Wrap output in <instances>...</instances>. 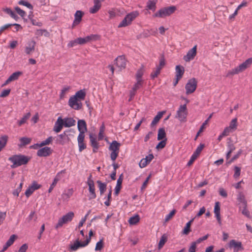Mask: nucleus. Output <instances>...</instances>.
Here are the masks:
<instances>
[{"instance_id": "obj_1", "label": "nucleus", "mask_w": 252, "mask_h": 252, "mask_svg": "<svg viewBox=\"0 0 252 252\" xmlns=\"http://www.w3.org/2000/svg\"><path fill=\"white\" fill-rule=\"evenodd\" d=\"M30 158L23 155H15L8 158V160L13 164L11 165V168H15L22 165L26 164L29 161Z\"/></svg>"}, {"instance_id": "obj_2", "label": "nucleus", "mask_w": 252, "mask_h": 252, "mask_svg": "<svg viewBox=\"0 0 252 252\" xmlns=\"http://www.w3.org/2000/svg\"><path fill=\"white\" fill-rule=\"evenodd\" d=\"M252 63V58H249L236 67L228 71L226 76L237 74L247 69Z\"/></svg>"}, {"instance_id": "obj_3", "label": "nucleus", "mask_w": 252, "mask_h": 252, "mask_svg": "<svg viewBox=\"0 0 252 252\" xmlns=\"http://www.w3.org/2000/svg\"><path fill=\"white\" fill-rule=\"evenodd\" d=\"M176 9V8L175 6H171L162 8L156 13H155L153 15V17L164 18L173 14L175 11Z\"/></svg>"}, {"instance_id": "obj_4", "label": "nucleus", "mask_w": 252, "mask_h": 252, "mask_svg": "<svg viewBox=\"0 0 252 252\" xmlns=\"http://www.w3.org/2000/svg\"><path fill=\"white\" fill-rule=\"evenodd\" d=\"M121 144L116 140H114L110 144L108 149L111 151L110 154V158L112 160L115 161L117 158L118 157Z\"/></svg>"}, {"instance_id": "obj_5", "label": "nucleus", "mask_w": 252, "mask_h": 252, "mask_svg": "<svg viewBox=\"0 0 252 252\" xmlns=\"http://www.w3.org/2000/svg\"><path fill=\"white\" fill-rule=\"evenodd\" d=\"M139 15L137 11H132L126 15L125 18L118 25V28H122L127 26L131 23V22L135 19Z\"/></svg>"}, {"instance_id": "obj_6", "label": "nucleus", "mask_w": 252, "mask_h": 252, "mask_svg": "<svg viewBox=\"0 0 252 252\" xmlns=\"http://www.w3.org/2000/svg\"><path fill=\"white\" fill-rule=\"evenodd\" d=\"M74 216V214L72 212H69L65 215L63 216L61 218H60L58 223L56 224L55 226V228L58 229L62 227L63 224L67 223L72 220L73 217Z\"/></svg>"}, {"instance_id": "obj_7", "label": "nucleus", "mask_w": 252, "mask_h": 252, "mask_svg": "<svg viewBox=\"0 0 252 252\" xmlns=\"http://www.w3.org/2000/svg\"><path fill=\"white\" fill-rule=\"evenodd\" d=\"M91 241L90 238H87L84 242H81L79 241V239H77L73 244L70 245L68 248V250L70 252H75L79 248L85 247L87 246Z\"/></svg>"}, {"instance_id": "obj_8", "label": "nucleus", "mask_w": 252, "mask_h": 252, "mask_svg": "<svg viewBox=\"0 0 252 252\" xmlns=\"http://www.w3.org/2000/svg\"><path fill=\"white\" fill-rule=\"evenodd\" d=\"M187 115L188 111L186 104L180 105L177 111L176 117L178 118L180 122H185Z\"/></svg>"}, {"instance_id": "obj_9", "label": "nucleus", "mask_w": 252, "mask_h": 252, "mask_svg": "<svg viewBox=\"0 0 252 252\" xmlns=\"http://www.w3.org/2000/svg\"><path fill=\"white\" fill-rule=\"evenodd\" d=\"M197 82L194 78L189 80L185 86L186 94H189L193 93L197 87Z\"/></svg>"}, {"instance_id": "obj_10", "label": "nucleus", "mask_w": 252, "mask_h": 252, "mask_svg": "<svg viewBox=\"0 0 252 252\" xmlns=\"http://www.w3.org/2000/svg\"><path fill=\"white\" fill-rule=\"evenodd\" d=\"M99 36L97 34H91L84 38L78 37L76 38L78 44L84 45L92 41H95L99 39Z\"/></svg>"}, {"instance_id": "obj_11", "label": "nucleus", "mask_w": 252, "mask_h": 252, "mask_svg": "<svg viewBox=\"0 0 252 252\" xmlns=\"http://www.w3.org/2000/svg\"><path fill=\"white\" fill-rule=\"evenodd\" d=\"M68 105L71 108L74 110H79L81 109L82 106L80 100L73 96H71L69 99Z\"/></svg>"}, {"instance_id": "obj_12", "label": "nucleus", "mask_w": 252, "mask_h": 252, "mask_svg": "<svg viewBox=\"0 0 252 252\" xmlns=\"http://www.w3.org/2000/svg\"><path fill=\"white\" fill-rule=\"evenodd\" d=\"M115 64L119 68V70H121L125 68L126 61L124 56H120L118 57L114 61Z\"/></svg>"}, {"instance_id": "obj_13", "label": "nucleus", "mask_w": 252, "mask_h": 252, "mask_svg": "<svg viewBox=\"0 0 252 252\" xmlns=\"http://www.w3.org/2000/svg\"><path fill=\"white\" fill-rule=\"evenodd\" d=\"M41 185L38 184L36 181L32 182L25 191V195L29 197L36 189H40Z\"/></svg>"}, {"instance_id": "obj_14", "label": "nucleus", "mask_w": 252, "mask_h": 252, "mask_svg": "<svg viewBox=\"0 0 252 252\" xmlns=\"http://www.w3.org/2000/svg\"><path fill=\"white\" fill-rule=\"evenodd\" d=\"M92 175H91L88 180V185L89 186V190L90 192L89 199H92L96 197V194L95 193V188L93 180L91 179Z\"/></svg>"}, {"instance_id": "obj_15", "label": "nucleus", "mask_w": 252, "mask_h": 252, "mask_svg": "<svg viewBox=\"0 0 252 252\" xmlns=\"http://www.w3.org/2000/svg\"><path fill=\"white\" fill-rule=\"evenodd\" d=\"M52 153V150L50 147H44L39 149L37 152V156L39 157H47Z\"/></svg>"}, {"instance_id": "obj_16", "label": "nucleus", "mask_w": 252, "mask_h": 252, "mask_svg": "<svg viewBox=\"0 0 252 252\" xmlns=\"http://www.w3.org/2000/svg\"><path fill=\"white\" fill-rule=\"evenodd\" d=\"M196 48L197 46L195 45L188 52L187 55L183 58L186 62H189L194 59L196 55Z\"/></svg>"}, {"instance_id": "obj_17", "label": "nucleus", "mask_w": 252, "mask_h": 252, "mask_svg": "<svg viewBox=\"0 0 252 252\" xmlns=\"http://www.w3.org/2000/svg\"><path fill=\"white\" fill-rule=\"evenodd\" d=\"M84 13L80 10H77L76 11L74 14V20L72 25V29H73L75 27L80 24L82 20V18Z\"/></svg>"}, {"instance_id": "obj_18", "label": "nucleus", "mask_w": 252, "mask_h": 252, "mask_svg": "<svg viewBox=\"0 0 252 252\" xmlns=\"http://www.w3.org/2000/svg\"><path fill=\"white\" fill-rule=\"evenodd\" d=\"M35 44L33 40L30 41L26 44L25 48L26 54L30 55L34 51Z\"/></svg>"}, {"instance_id": "obj_19", "label": "nucleus", "mask_w": 252, "mask_h": 252, "mask_svg": "<svg viewBox=\"0 0 252 252\" xmlns=\"http://www.w3.org/2000/svg\"><path fill=\"white\" fill-rule=\"evenodd\" d=\"M154 156L152 154H149L146 156L145 158H142L139 163V165L140 168H144L146 167L154 158Z\"/></svg>"}, {"instance_id": "obj_20", "label": "nucleus", "mask_w": 252, "mask_h": 252, "mask_svg": "<svg viewBox=\"0 0 252 252\" xmlns=\"http://www.w3.org/2000/svg\"><path fill=\"white\" fill-rule=\"evenodd\" d=\"M220 203L219 202H216L215 204L214 207V213L215 215V217L217 219V220L219 223V224L220 225H221V217L220 214Z\"/></svg>"}, {"instance_id": "obj_21", "label": "nucleus", "mask_w": 252, "mask_h": 252, "mask_svg": "<svg viewBox=\"0 0 252 252\" xmlns=\"http://www.w3.org/2000/svg\"><path fill=\"white\" fill-rule=\"evenodd\" d=\"M63 126H64V124L63 123V119L60 117L55 122L53 130L56 133H58L61 131Z\"/></svg>"}, {"instance_id": "obj_22", "label": "nucleus", "mask_w": 252, "mask_h": 252, "mask_svg": "<svg viewBox=\"0 0 252 252\" xmlns=\"http://www.w3.org/2000/svg\"><path fill=\"white\" fill-rule=\"evenodd\" d=\"M69 131V130H65L63 133L59 134L57 139V143L63 145L65 143L66 140L68 139L66 133Z\"/></svg>"}, {"instance_id": "obj_23", "label": "nucleus", "mask_w": 252, "mask_h": 252, "mask_svg": "<svg viewBox=\"0 0 252 252\" xmlns=\"http://www.w3.org/2000/svg\"><path fill=\"white\" fill-rule=\"evenodd\" d=\"M229 246L230 248H234V251L238 252L239 250H243V248L241 242L236 241L235 240H232L229 242Z\"/></svg>"}, {"instance_id": "obj_24", "label": "nucleus", "mask_w": 252, "mask_h": 252, "mask_svg": "<svg viewBox=\"0 0 252 252\" xmlns=\"http://www.w3.org/2000/svg\"><path fill=\"white\" fill-rule=\"evenodd\" d=\"M65 173V170H63L57 173V174L56 175V177H55V178L53 180V183L50 185V187L48 189L49 192H51L52 191L53 189L56 186L58 182L60 180V179H61L60 174L62 173Z\"/></svg>"}, {"instance_id": "obj_25", "label": "nucleus", "mask_w": 252, "mask_h": 252, "mask_svg": "<svg viewBox=\"0 0 252 252\" xmlns=\"http://www.w3.org/2000/svg\"><path fill=\"white\" fill-rule=\"evenodd\" d=\"M77 127L79 133H85L87 131V124L84 120L78 121Z\"/></svg>"}, {"instance_id": "obj_26", "label": "nucleus", "mask_w": 252, "mask_h": 252, "mask_svg": "<svg viewBox=\"0 0 252 252\" xmlns=\"http://www.w3.org/2000/svg\"><path fill=\"white\" fill-rule=\"evenodd\" d=\"M94 6L91 7L89 10V12L92 14L96 13L101 7V3H99L98 0H94Z\"/></svg>"}, {"instance_id": "obj_27", "label": "nucleus", "mask_w": 252, "mask_h": 252, "mask_svg": "<svg viewBox=\"0 0 252 252\" xmlns=\"http://www.w3.org/2000/svg\"><path fill=\"white\" fill-rule=\"evenodd\" d=\"M90 139L91 146L93 148V152L96 153L98 149V143L96 141V138L92 134L90 135Z\"/></svg>"}, {"instance_id": "obj_28", "label": "nucleus", "mask_w": 252, "mask_h": 252, "mask_svg": "<svg viewBox=\"0 0 252 252\" xmlns=\"http://www.w3.org/2000/svg\"><path fill=\"white\" fill-rule=\"evenodd\" d=\"M64 126L69 127L75 125L76 121L72 118H65L63 119Z\"/></svg>"}, {"instance_id": "obj_29", "label": "nucleus", "mask_w": 252, "mask_h": 252, "mask_svg": "<svg viewBox=\"0 0 252 252\" xmlns=\"http://www.w3.org/2000/svg\"><path fill=\"white\" fill-rule=\"evenodd\" d=\"M123 180V175L122 174L119 176L118 179L117 180V185H116V186L115 187V188L114 194L116 195H117L119 194V191H120V189H121V187H122L121 186H122Z\"/></svg>"}, {"instance_id": "obj_30", "label": "nucleus", "mask_w": 252, "mask_h": 252, "mask_svg": "<svg viewBox=\"0 0 252 252\" xmlns=\"http://www.w3.org/2000/svg\"><path fill=\"white\" fill-rule=\"evenodd\" d=\"M176 70V75L175 77L182 78L183 75H184L185 72L184 67L180 65H177L176 66L175 68Z\"/></svg>"}, {"instance_id": "obj_31", "label": "nucleus", "mask_w": 252, "mask_h": 252, "mask_svg": "<svg viewBox=\"0 0 252 252\" xmlns=\"http://www.w3.org/2000/svg\"><path fill=\"white\" fill-rule=\"evenodd\" d=\"M19 141L20 144H19V147H22L30 144L32 141V138L23 137L20 138Z\"/></svg>"}, {"instance_id": "obj_32", "label": "nucleus", "mask_w": 252, "mask_h": 252, "mask_svg": "<svg viewBox=\"0 0 252 252\" xmlns=\"http://www.w3.org/2000/svg\"><path fill=\"white\" fill-rule=\"evenodd\" d=\"M157 2L158 0H149L147 2V9L154 11L156 9Z\"/></svg>"}, {"instance_id": "obj_33", "label": "nucleus", "mask_w": 252, "mask_h": 252, "mask_svg": "<svg viewBox=\"0 0 252 252\" xmlns=\"http://www.w3.org/2000/svg\"><path fill=\"white\" fill-rule=\"evenodd\" d=\"M164 113V111L159 112L158 114L154 117L153 120L152 121L151 124V126L153 127L155 126L159 121V120L162 117L163 114Z\"/></svg>"}, {"instance_id": "obj_34", "label": "nucleus", "mask_w": 252, "mask_h": 252, "mask_svg": "<svg viewBox=\"0 0 252 252\" xmlns=\"http://www.w3.org/2000/svg\"><path fill=\"white\" fill-rule=\"evenodd\" d=\"M239 210H241V213L243 215L249 219L251 218L250 213L247 209V204L240 206Z\"/></svg>"}, {"instance_id": "obj_35", "label": "nucleus", "mask_w": 252, "mask_h": 252, "mask_svg": "<svg viewBox=\"0 0 252 252\" xmlns=\"http://www.w3.org/2000/svg\"><path fill=\"white\" fill-rule=\"evenodd\" d=\"M8 140V136L6 135L1 136L0 137V152L6 145Z\"/></svg>"}, {"instance_id": "obj_36", "label": "nucleus", "mask_w": 252, "mask_h": 252, "mask_svg": "<svg viewBox=\"0 0 252 252\" xmlns=\"http://www.w3.org/2000/svg\"><path fill=\"white\" fill-rule=\"evenodd\" d=\"M194 218L188 221L186 226L184 227V229L183 230L182 233L185 235H188L189 232L190 231V226L191 223L193 221Z\"/></svg>"}, {"instance_id": "obj_37", "label": "nucleus", "mask_w": 252, "mask_h": 252, "mask_svg": "<svg viewBox=\"0 0 252 252\" xmlns=\"http://www.w3.org/2000/svg\"><path fill=\"white\" fill-rule=\"evenodd\" d=\"M73 96L75 98H78V100L81 101L85 99L86 96V93L84 90H81L77 92Z\"/></svg>"}, {"instance_id": "obj_38", "label": "nucleus", "mask_w": 252, "mask_h": 252, "mask_svg": "<svg viewBox=\"0 0 252 252\" xmlns=\"http://www.w3.org/2000/svg\"><path fill=\"white\" fill-rule=\"evenodd\" d=\"M237 199L238 201L242 204V205L247 204L245 196L242 192H239L237 195Z\"/></svg>"}, {"instance_id": "obj_39", "label": "nucleus", "mask_w": 252, "mask_h": 252, "mask_svg": "<svg viewBox=\"0 0 252 252\" xmlns=\"http://www.w3.org/2000/svg\"><path fill=\"white\" fill-rule=\"evenodd\" d=\"M96 183L98 184L100 194V195H102L106 189V184L102 183L99 180L97 181Z\"/></svg>"}, {"instance_id": "obj_40", "label": "nucleus", "mask_w": 252, "mask_h": 252, "mask_svg": "<svg viewBox=\"0 0 252 252\" xmlns=\"http://www.w3.org/2000/svg\"><path fill=\"white\" fill-rule=\"evenodd\" d=\"M166 138V133L164 128H160L158 130V140H163Z\"/></svg>"}, {"instance_id": "obj_41", "label": "nucleus", "mask_w": 252, "mask_h": 252, "mask_svg": "<svg viewBox=\"0 0 252 252\" xmlns=\"http://www.w3.org/2000/svg\"><path fill=\"white\" fill-rule=\"evenodd\" d=\"M144 74V66L142 65L137 71L135 75L136 80L143 81L142 77Z\"/></svg>"}, {"instance_id": "obj_42", "label": "nucleus", "mask_w": 252, "mask_h": 252, "mask_svg": "<svg viewBox=\"0 0 252 252\" xmlns=\"http://www.w3.org/2000/svg\"><path fill=\"white\" fill-rule=\"evenodd\" d=\"M3 11L9 15L12 18L17 20L18 19V16L17 14L13 11L10 8H6L3 9Z\"/></svg>"}, {"instance_id": "obj_43", "label": "nucleus", "mask_w": 252, "mask_h": 252, "mask_svg": "<svg viewBox=\"0 0 252 252\" xmlns=\"http://www.w3.org/2000/svg\"><path fill=\"white\" fill-rule=\"evenodd\" d=\"M31 116V113L30 112H29L27 113L26 115H25L23 118L19 121L17 122L18 125L19 126H21L22 125L26 123L27 120L30 118Z\"/></svg>"}, {"instance_id": "obj_44", "label": "nucleus", "mask_w": 252, "mask_h": 252, "mask_svg": "<svg viewBox=\"0 0 252 252\" xmlns=\"http://www.w3.org/2000/svg\"><path fill=\"white\" fill-rule=\"evenodd\" d=\"M22 74V72L21 71H16L13 73L9 77V80L14 81L18 79L20 75Z\"/></svg>"}, {"instance_id": "obj_45", "label": "nucleus", "mask_w": 252, "mask_h": 252, "mask_svg": "<svg viewBox=\"0 0 252 252\" xmlns=\"http://www.w3.org/2000/svg\"><path fill=\"white\" fill-rule=\"evenodd\" d=\"M167 240V236L166 234H164L162 235L160 238V239L159 240L158 247V249H160L161 248L163 247V246L164 245L165 243L166 242Z\"/></svg>"}, {"instance_id": "obj_46", "label": "nucleus", "mask_w": 252, "mask_h": 252, "mask_svg": "<svg viewBox=\"0 0 252 252\" xmlns=\"http://www.w3.org/2000/svg\"><path fill=\"white\" fill-rule=\"evenodd\" d=\"M237 121V120L236 118L232 119L230 122L229 126L227 127L231 131H232V132L236 129Z\"/></svg>"}, {"instance_id": "obj_47", "label": "nucleus", "mask_w": 252, "mask_h": 252, "mask_svg": "<svg viewBox=\"0 0 252 252\" xmlns=\"http://www.w3.org/2000/svg\"><path fill=\"white\" fill-rule=\"evenodd\" d=\"M139 221V217L138 215L131 217L128 220L130 224H135Z\"/></svg>"}, {"instance_id": "obj_48", "label": "nucleus", "mask_w": 252, "mask_h": 252, "mask_svg": "<svg viewBox=\"0 0 252 252\" xmlns=\"http://www.w3.org/2000/svg\"><path fill=\"white\" fill-rule=\"evenodd\" d=\"M18 4L19 5L25 6L31 10H32L33 8V6L30 3H29L27 0H21L19 1Z\"/></svg>"}, {"instance_id": "obj_49", "label": "nucleus", "mask_w": 252, "mask_h": 252, "mask_svg": "<svg viewBox=\"0 0 252 252\" xmlns=\"http://www.w3.org/2000/svg\"><path fill=\"white\" fill-rule=\"evenodd\" d=\"M70 87L68 86H64L63 87L60 94V99H62L65 97L66 93L68 91Z\"/></svg>"}, {"instance_id": "obj_50", "label": "nucleus", "mask_w": 252, "mask_h": 252, "mask_svg": "<svg viewBox=\"0 0 252 252\" xmlns=\"http://www.w3.org/2000/svg\"><path fill=\"white\" fill-rule=\"evenodd\" d=\"M43 34L45 36H48L49 35V32L46 30H37L35 32V34L38 36H42Z\"/></svg>"}, {"instance_id": "obj_51", "label": "nucleus", "mask_w": 252, "mask_h": 252, "mask_svg": "<svg viewBox=\"0 0 252 252\" xmlns=\"http://www.w3.org/2000/svg\"><path fill=\"white\" fill-rule=\"evenodd\" d=\"M160 71L161 70H160V68H158L157 67L155 69L153 70L150 75L151 79H154L155 78H156L160 74Z\"/></svg>"}, {"instance_id": "obj_52", "label": "nucleus", "mask_w": 252, "mask_h": 252, "mask_svg": "<svg viewBox=\"0 0 252 252\" xmlns=\"http://www.w3.org/2000/svg\"><path fill=\"white\" fill-rule=\"evenodd\" d=\"M91 210H90L88 213H87V214L85 215V216L82 218L81 220H80V221L79 222V224H78V228H80L81 227H82L84 223H85V222L86 221V220H87V218L88 217V216L89 215V214L91 213Z\"/></svg>"}, {"instance_id": "obj_53", "label": "nucleus", "mask_w": 252, "mask_h": 252, "mask_svg": "<svg viewBox=\"0 0 252 252\" xmlns=\"http://www.w3.org/2000/svg\"><path fill=\"white\" fill-rule=\"evenodd\" d=\"M143 81L136 80V82L133 85L132 89L137 91L139 89L142 87Z\"/></svg>"}, {"instance_id": "obj_54", "label": "nucleus", "mask_w": 252, "mask_h": 252, "mask_svg": "<svg viewBox=\"0 0 252 252\" xmlns=\"http://www.w3.org/2000/svg\"><path fill=\"white\" fill-rule=\"evenodd\" d=\"M53 138L52 136H50L47 138L45 140L42 141L40 143V146L43 147L45 145H49L52 141Z\"/></svg>"}, {"instance_id": "obj_55", "label": "nucleus", "mask_w": 252, "mask_h": 252, "mask_svg": "<svg viewBox=\"0 0 252 252\" xmlns=\"http://www.w3.org/2000/svg\"><path fill=\"white\" fill-rule=\"evenodd\" d=\"M16 238V236L14 234H13L12 235L9 239L7 240V241L6 242V244H7V245H8V246L10 247V246H11L14 242L15 241V240Z\"/></svg>"}, {"instance_id": "obj_56", "label": "nucleus", "mask_w": 252, "mask_h": 252, "mask_svg": "<svg viewBox=\"0 0 252 252\" xmlns=\"http://www.w3.org/2000/svg\"><path fill=\"white\" fill-rule=\"evenodd\" d=\"M167 138L161 140L156 146V149H159L163 148L166 144Z\"/></svg>"}, {"instance_id": "obj_57", "label": "nucleus", "mask_w": 252, "mask_h": 252, "mask_svg": "<svg viewBox=\"0 0 252 252\" xmlns=\"http://www.w3.org/2000/svg\"><path fill=\"white\" fill-rule=\"evenodd\" d=\"M15 10L17 12V13L22 17H24L26 16V12L22 10L20 7L18 6H16L15 7Z\"/></svg>"}, {"instance_id": "obj_58", "label": "nucleus", "mask_w": 252, "mask_h": 252, "mask_svg": "<svg viewBox=\"0 0 252 252\" xmlns=\"http://www.w3.org/2000/svg\"><path fill=\"white\" fill-rule=\"evenodd\" d=\"M204 147V144H200L196 148L195 150V151L193 153L195 155L198 156L200 153H201V151Z\"/></svg>"}, {"instance_id": "obj_59", "label": "nucleus", "mask_w": 252, "mask_h": 252, "mask_svg": "<svg viewBox=\"0 0 252 252\" xmlns=\"http://www.w3.org/2000/svg\"><path fill=\"white\" fill-rule=\"evenodd\" d=\"M104 131V126L103 125L101 126L99 129V132L98 135V139L99 140H101L103 138V132Z\"/></svg>"}, {"instance_id": "obj_60", "label": "nucleus", "mask_w": 252, "mask_h": 252, "mask_svg": "<svg viewBox=\"0 0 252 252\" xmlns=\"http://www.w3.org/2000/svg\"><path fill=\"white\" fill-rule=\"evenodd\" d=\"M103 246V242L102 239L100 240L99 241L97 242L96 244L95 250V251H100L102 249Z\"/></svg>"}, {"instance_id": "obj_61", "label": "nucleus", "mask_w": 252, "mask_h": 252, "mask_svg": "<svg viewBox=\"0 0 252 252\" xmlns=\"http://www.w3.org/2000/svg\"><path fill=\"white\" fill-rule=\"evenodd\" d=\"M176 213V210L174 209L172 210L170 213H169L168 215H167L165 218V221H168L169 220H170L172 217L175 215Z\"/></svg>"}, {"instance_id": "obj_62", "label": "nucleus", "mask_w": 252, "mask_h": 252, "mask_svg": "<svg viewBox=\"0 0 252 252\" xmlns=\"http://www.w3.org/2000/svg\"><path fill=\"white\" fill-rule=\"evenodd\" d=\"M234 177L235 178H238L240 175L241 168L238 166H235L234 168Z\"/></svg>"}, {"instance_id": "obj_63", "label": "nucleus", "mask_w": 252, "mask_h": 252, "mask_svg": "<svg viewBox=\"0 0 252 252\" xmlns=\"http://www.w3.org/2000/svg\"><path fill=\"white\" fill-rule=\"evenodd\" d=\"M197 244L195 242L191 243L189 249V252H195Z\"/></svg>"}, {"instance_id": "obj_64", "label": "nucleus", "mask_w": 252, "mask_h": 252, "mask_svg": "<svg viewBox=\"0 0 252 252\" xmlns=\"http://www.w3.org/2000/svg\"><path fill=\"white\" fill-rule=\"evenodd\" d=\"M79 151L80 152H82L83 150L86 148V144L84 143V141L79 142H78Z\"/></svg>"}]
</instances>
